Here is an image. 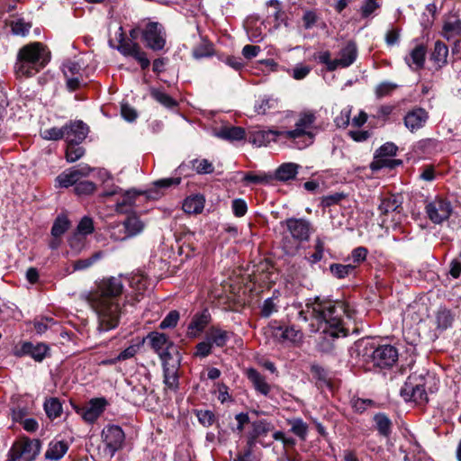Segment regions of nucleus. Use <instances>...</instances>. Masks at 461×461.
<instances>
[{
	"label": "nucleus",
	"instance_id": "a211bd4d",
	"mask_svg": "<svg viewBox=\"0 0 461 461\" xmlns=\"http://www.w3.org/2000/svg\"><path fill=\"white\" fill-rule=\"evenodd\" d=\"M284 131L276 130L255 129L249 132V141L257 147L267 146L272 141H276L277 137L284 138Z\"/></svg>",
	"mask_w": 461,
	"mask_h": 461
},
{
	"label": "nucleus",
	"instance_id": "2f4dec72",
	"mask_svg": "<svg viewBox=\"0 0 461 461\" xmlns=\"http://www.w3.org/2000/svg\"><path fill=\"white\" fill-rule=\"evenodd\" d=\"M373 420L378 434L384 438H389L392 434L393 422L384 412H377L374 415Z\"/></svg>",
	"mask_w": 461,
	"mask_h": 461
},
{
	"label": "nucleus",
	"instance_id": "69168bd1",
	"mask_svg": "<svg viewBox=\"0 0 461 461\" xmlns=\"http://www.w3.org/2000/svg\"><path fill=\"white\" fill-rule=\"evenodd\" d=\"M65 125L61 128L51 127L41 132V137L47 140H59L61 139H65Z\"/></svg>",
	"mask_w": 461,
	"mask_h": 461
},
{
	"label": "nucleus",
	"instance_id": "49530a36",
	"mask_svg": "<svg viewBox=\"0 0 461 461\" xmlns=\"http://www.w3.org/2000/svg\"><path fill=\"white\" fill-rule=\"evenodd\" d=\"M411 59L412 63L414 64L415 68H413V70H420L423 68L424 63H425V57H426V47L423 44L417 45L411 51Z\"/></svg>",
	"mask_w": 461,
	"mask_h": 461
},
{
	"label": "nucleus",
	"instance_id": "603ef678",
	"mask_svg": "<svg viewBox=\"0 0 461 461\" xmlns=\"http://www.w3.org/2000/svg\"><path fill=\"white\" fill-rule=\"evenodd\" d=\"M104 257V252L99 250L95 252L91 257L84 259H78L74 262L73 268L75 271L84 270L90 267L97 260Z\"/></svg>",
	"mask_w": 461,
	"mask_h": 461
},
{
	"label": "nucleus",
	"instance_id": "f257e3e1",
	"mask_svg": "<svg viewBox=\"0 0 461 461\" xmlns=\"http://www.w3.org/2000/svg\"><path fill=\"white\" fill-rule=\"evenodd\" d=\"M305 307L307 312H311L312 319L315 320L319 328L322 330L324 339L327 337L338 339L348 335L344 317L351 319L354 313L348 303L334 300L330 296L316 295L306 300Z\"/></svg>",
	"mask_w": 461,
	"mask_h": 461
},
{
	"label": "nucleus",
	"instance_id": "20e7f679",
	"mask_svg": "<svg viewBox=\"0 0 461 461\" xmlns=\"http://www.w3.org/2000/svg\"><path fill=\"white\" fill-rule=\"evenodd\" d=\"M287 233L283 234L281 246L285 254L294 256L300 249V244L308 241L311 234V223L304 218H287L280 221Z\"/></svg>",
	"mask_w": 461,
	"mask_h": 461
},
{
	"label": "nucleus",
	"instance_id": "0e129e2a",
	"mask_svg": "<svg viewBox=\"0 0 461 461\" xmlns=\"http://www.w3.org/2000/svg\"><path fill=\"white\" fill-rule=\"evenodd\" d=\"M330 57L331 54L329 50L313 54V59L321 64H325L328 71H334L336 70V63L335 59H331Z\"/></svg>",
	"mask_w": 461,
	"mask_h": 461
},
{
	"label": "nucleus",
	"instance_id": "2eb2a0df",
	"mask_svg": "<svg viewBox=\"0 0 461 461\" xmlns=\"http://www.w3.org/2000/svg\"><path fill=\"white\" fill-rule=\"evenodd\" d=\"M429 118V114L426 109L415 106L406 113L403 123L411 132H416L426 125Z\"/></svg>",
	"mask_w": 461,
	"mask_h": 461
},
{
	"label": "nucleus",
	"instance_id": "052dcab7",
	"mask_svg": "<svg viewBox=\"0 0 461 461\" xmlns=\"http://www.w3.org/2000/svg\"><path fill=\"white\" fill-rule=\"evenodd\" d=\"M179 319V312L176 310H172L161 321V322L158 325V328L160 330L173 329L177 325Z\"/></svg>",
	"mask_w": 461,
	"mask_h": 461
},
{
	"label": "nucleus",
	"instance_id": "b1692460",
	"mask_svg": "<svg viewBox=\"0 0 461 461\" xmlns=\"http://www.w3.org/2000/svg\"><path fill=\"white\" fill-rule=\"evenodd\" d=\"M233 332L224 330L219 326H211L205 335L212 346L223 348L227 345Z\"/></svg>",
	"mask_w": 461,
	"mask_h": 461
},
{
	"label": "nucleus",
	"instance_id": "13d9d810",
	"mask_svg": "<svg viewBox=\"0 0 461 461\" xmlns=\"http://www.w3.org/2000/svg\"><path fill=\"white\" fill-rule=\"evenodd\" d=\"M96 189V185L89 180L80 181L74 187V192L77 196H86L92 194Z\"/></svg>",
	"mask_w": 461,
	"mask_h": 461
},
{
	"label": "nucleus",
	"instance_id": "8fccbe9b",
	"mask_svg": "<svg viewBox=\"0 0 461 461\" xmlns=\"http://www.w3.org/2000/svg\"><path fill=\"white\" fill-rule=\"evenodd\" d=\"M350 406L356 413L362 414L368 408L375 407L376 403L371 399H363L354 396L350 400Z\"/></svg>",
	"mask_w": 461,
	"mask_h": 461
},
{
	"label": "nucleus",
	"instance_id": "72a5a7b5",
	"mask_svg": "<svg viewBox=\"0 0 461 461\" xmlns=\"http://www.w3.org/2000/svg\"><path fill=\"white\" fill-rule=\"evenodd\" d=\"M216 136L229 141H239L246 138V131L240 126H224L219 130Z\"/></svg>",
	"mask_w": 461,
	"mask_h": 461
},
{
	"label": "nucleus",
	"instance_id": "423d86ee",
	"mask_svg": "<svg viewBox=\"0 0 461 461\" xmlns=\"http://www.w3.org/2000/svg\"><path fill=\"white\" fill-rule=\"evenodd\" d=\"M316 121L313 113H301L295 122V129L284 131V138L293 141L292 147L299 149H304L313 142L314 134L310 131Z\"/></svg>",
	"mask_w": 461,
	"mask_h": 461
},
{
	"label": "nucleus",
	"instance_id": "5fc2aeb1",
	"mask_svg": "<svg viewBox=\"0 0 461 461\" xmlns=\"http://www.w3.org/2000/svg\"><path fill=\"white\" fill-rule=\"evenodd\" d=\"M11 31L14 35L26 36L32 28L31 23H26L23 18H18L10 23Z\"/></svg>",
	"mask_w": 461,
	"mask_h": 461
},
{
	"label": "nucleus",
	"instance_id": "7c9ffc66",
	"mask_svg": "<svg viewBox=\"0 0 461 461\" xmlns=\"http://www.w3.org/2000/svg\"><path fill=\"white\" fill-rule=\"evenodd\" d=\"M278 109V100L272 95L260 96L255 103L254 111L260 115H265Z\"/></svg>",
	"mask_w": 461,
	"mask_h": 461
},
{
	"label": "nucleus",
	"instance_id": "c9c22d12",
	"mask_svg": "<svg viewBox=\"0 0 461 461\" xmlns=\"http://www.w3.org/2000/svg\"><path fill=\"white\" fill-rule=\"evenodd\" d=\"M437 329L444 331L450 328L453 324L455 315L451 310L447 307L440 306L436 312Z\"/></svg>",
	"mask_w": 461,
	"mask_h": 461
},
{
	"label": "nucleus",
	"instance_id": "f704fd0d",
	"mask_svg": "<svg viewBox=\"0 0 461 461\" xmlns=\"http://www.w3.org/2000/svg\"><path fill=\"white\" fill-rule=\"evenodd\" d=\"M310 372L316 380L317 387H331L330 377L326 368L314 362L310 366Z\"/></svg>",
	"mask_w": 461,
	"mask_h": 461
},
{
	"label": "nucleus",
	"instance_id": "a878e982",
	"mask_svg": "<svg viewBox=\"0 0 461 461\" xmlns=\"http://www.w3.org/2000/svg\"><path fill=\"white\" fill-rule=\"evenodd\" d=\"M147 194V192L138 191L131 189L125 191L121 201H118L115 204V211L119 213L131 214L134 205L135 199L137 196Z\"/></svg>",
	"mask_w": 461,
	"mask_h": 461
},
{
	"label": "nucleus",
	"instance_id": "6ab92c4d",
	"mask_svg": "<svg viewBox=\"0 0 461 461\" xmlns=\"http://www.w3.org/2000/svg\"><path fill=\"white\" fill-rule=\"evenodd\" d=\"M274 337L281 343L298 344L302 342L303 334L294 326H277L273 328Z\"/></svg>",
	"mask_w": 461,
	"mask_h": 461
},
{
	"label": "nucleus",
	"instance_id": "7ed1b4c3",
	"mask_svg": "<svg viewBox=\"0 0 461 461\" xmlns=\"http://www.w3.org/2000/svg\"><path fill=\"white\" fill-rule=\"evenodd\" d=\"M50 51L43 43L31 42L17 53L14 69L17 77H31L42 70L50 62Z\"/></svg>",
	"mask_w": 461,
	"mask_h": 461
},
{
	"label": "nucleus",
	"instance_id": "58836bf2",
	"mask_svg": "<svg viewBox=\"0 0 461 461\" xmlns=\"http://www.w3.org/2000/svg\"><path fill=\"white\" fill-rule=\"evenodd\" d=\"M149 94L154 100L166 108L174 109L178 106V103L176 99L158 88L150 87Z\"/></svg>",
	"mask_w": 461,
	"mask_h": 461
},
{
	"label": "nucleus",
	"instance_id": "4be33fe9",
	"mask_svg": "<svg viewBox=\"0 0 461 461\" xmlns=\"http://www.w3.org/2000/svg\"><path fill=\"white\" fill-rule=\"evenodd\" d=\"M145 340L149 341L150 348L156 354H158L163 349H166L167 346L173 348V344H175L166 333L158 331L149 332L146 338L143 339V342Z\"/></svg>",
	"mask_w": 461,
	"mask_h": 461
},
{
	"label": "nucleus",
	"instance_id": "6e6552de",
	"mask_svg": "<svg viewBox=\"0 0 461 461\" xmlns=\"http://www.w3.org/2000/svg\"><path fill=\"white\" fill-rule=\"evenodd\" d=\"M41 448V441L25 438L20 442H15L8 451L7 461H34Z\"/></svg>",
	"mask_w": 461,
	"mask_h": 461
},
{
	"label": "nucleus",
	"instance_id": "e2e57ef3",
	"mask_svg": "<svg viewBox=\"0 0 461 461\" xmlns=\"http://www.w3.org/2000/svg\"><path fill=\"white\" fill-rule=\"evenodd\" d=\"M82 65L76 60H67L62 64V72L65 77L79 76Z\"/></svg>",
	"mask_w": 461,
	"mask_h": 461
},
{
	"label": "nucleus",
	"instance_id": "3c124183",
	"mask_svg": "<svg viewBox=\"0 0 461 461\" xmlns=\"http://www.w3.org/2000/svg\"><path fill=\"white\" fill-rule=\"evenodd\" d=\"M190 165L192 166V168L199 175L212 174L214 171L212 163L206 158H194L190 160Z\"/></svg>",
	"mask_w": 461,
	"mask_h": 461
},
{
	"label": "nucleus",
	"instance_id": "473e14b6",
	"mask_svg": "<svg viewBox=\"0 0 461 461\" xmlns=\"http://www.w3.org/2000/svg\"><path fill=\"white\" fill-rule=\"evenodd\" d=\"M402 201L396 194H391L388 197H384L378 205V210L381 215H387L389 212H400L402 210Z\"/></svg>",
	"mask_w": 461,
	"mask_h": 461
},
{
	"label": "nucleus",
	"instance_id": "dca6fc26",
	"mask_svg": "<svg viewBox=\"0 0 461 461\" xmlns=\"http://www.w3.org/2000/svg\"><path fill=\"white\" fill-rule=\"evenodd\" d=\"M122 224L124 229V234L122 236H116L115 233L113 232L111 238L114 240H126L135 237L142 232L145 228V223L135 213L128 214Z\"/></svg>",
	"mask_w": 461,
	"mask_h": 461
},
{
	"label": "nucleus",
	"instance_id": "ea45409f",
	"mask_svg": "<svg viewBox=\"0 0 461 461\" xmlns=\"http://www.w3.org/2000/svg\"><path fill=\"white\" fill-rule=\"evenodd\" d=\"M447 46L443 41H437L434 45V50L430 55V59L440 68L447 64Z\"/></svg>",
	"mask_w": 461,
	"mask_h": 461
},
{
	"label": "nucleus",
	"instance_id": "f8f14e48",
	"mask_svg": "<svg viewBox=\"0 0 461 461\" xmlns=\"http://www.w3.org/2000/svg\"><path fill=\"white\" fill-rule=\"evenodd\" d=\"M13 354L16 357L29 356L34 361L41 363L50 357V348L44 342L33 344L31 341H23L19 347L16 346L14 348Z\"/></svg>",
	"mask_w": 461,
	"mask_h": 461
},
{
	"label": "nucleus",
	"instance_id": "e433bc0d",
	"mask_svg": "<svg viewBox=\"0 0 461 461\" xmlns=\"http://www.w3.org/2000/svg\"><path fill=\"white\" fill-rule=\"evenodd\" d=\"M158 356L162 362V368L171 367V365L176 363L178 358L179 363L182 359L178 347L176 344H173V348L167 346V348L160 351Z\"/></svg>",
	"mask_w": 461,
	"mask_h": 461
},
{
	"label": "nucleus",
	"instance_id": "bf43d9fd",
	"mask_svg": "<svg viewBox=\"0 0 461 461\" xmlns=\"http://www.w3.org/2000/svg\"><path fill=\"white\" fill-rule=\"evenodd\" d=\"M95 230L93 219L88 216H84L77 224V231L81 237H86L92 234Z\"/></svg>",
	"mask_w": 461,
	"mask_h": 461
},
{
	"label": "nucleus",
	"instance_id": "09e8293b",
	"mask_svg": "<svg viewBox=\"0 0 461 461\" xmlns=\"http://www.w3.org/2000/svg\"><path fill=\"white\" fill-rule=\"evenodd\" d=\"M291 425L290 431L299 437L301 440H305L308 434V425L301 419L296 418L288 420Z\"/></svg>",
	"mask_w": 461,
	"mask_h": 461
},
{
	"label": "nucleus",
	"instance_id": "c85d7f7f",
	"mask_svg": "<svg viewBox=\"0 0 461 461\" xmlns=\"http://www.w3.org/2000/svg\"><path fill=\"white\" fill-rule=\"evenodd\" d=\"M68 450V444L65 440H51L45 452V459L57 461L61 459Z\"/></svg>",
	"mask_w": 461,
	"mask_h": 461
},
{
	"label": "nucleus",
	"instance_id": "bb28decb",
	"mask_svg": "<svg viewBox=\"0 0 461 461\" xmlns=\"http://www.w3.org/2000/svg\"><path fill=\"white\" fill-rule=\"evenodd\" d=\"M247 377L252 383L255 390L264 396L270 393V385L267 383L266 377L257 369L250 367L247 370Z\"/></svg>",
	"mask_w": 461,
	"mask_h": 461
},
{
	"label": "nucleus",
	"instance_id": "a18cd8bd",
	"mask_svg": "<svg viewBox=\"0 0 461 461\" xmlns=\"http://www.w3.org/2000/svg\"><path fill=\"white\" fill-rule=\"evenodd\" d=\"M272 428V424L267 420H258L251 423V430L248 435L258 439L261 436H266Z\"/></svg>",
	"mask_w": 461,
	"mask_h": 461
},
{
	"label": "nucleus",
	"instance_id": "4468645a",
	"mask_svg": "<svg viewBox=\"0 0 461 461\" xmlns=\"http://www.w3.org/2000/svg\"><path fill=\"white\" fill-rule=\"evenodd\" d=\"M212 322V314L208 308L195 312L187 325L186 335L189 339L198 338Z\"/></svg>",
	"mask_w": 461,
	"mask_h": 461
},
{
	"label": "nucleus",
	"instance_id": "393cba45",
	"mask_svg": "<svg viewBox=\"0 0 461 461\" xmlns=\"http://www.w3.org/2000/svg\"><path fill=\"white\" fill-rule=\"evenodd\" d=\"M179 358L176 363L171 365V367L163 368V383L167 389L176 393L179 389Z\"/></svg>",
	"mask_w": 461,
	"mask_h": 461
},
{
	"label": "nucleus",
	"instance_id": "79ce46f5",
	"mask_svg": "<svg viewBox=\"0 0 461 461\" xmlns=\"http://www.w3.org/2000/svg\"><path fill=\"white\" fill-rule=\"evenodd\" d=\"M71 222L66 214H59L53 221L50 233L53 238H60L70 228Z\"/></svg>",
	"mask_w": 461,
	"mask_h": 461
},
{
	"label": "nucleus",
	"instance_id": "0eeeda50",
	"mask_svg": "<svg viewBox=\"0 0 461 461\" xmlns=\"http://www.w3.org/2000/svg\"><path fill=\"white\" fill-rule=\"evenodd\" d=\"M364 355L370 358L374 366L381 369L393 367L398 361V349L391 344L375 345L367 343L364 348Z\"/></svg>",
	"mask_w": 461,
	"mask_h": 461
},
{
	"label": "nucleus",
	"instance_id": "5701e85b",
	"mask_svg": "<svg viewBox=\"0 0 461 461\" xmlns=\"http://www.w3.org/2000/svg\"><path fill=\"white\" fill-rule=\"evenodd\" d=\"M302 167L294 162H285L281 164L272 174L273 180L279 182H288L296 178L298 170Z\"/></svg>",
	"mask_w": 461,
	"mask_h": 461
},
{
	"label": "nucleus",
	"instance_id": "f03ea898",
	"mask_svg": "<svg viewBox=\"0 0 461 461\" xmlns=\"http://www.w3.org/2000/svg\"><path fill=\"white\" fill-rule=\"evenodd\" d=\"M123 285L119 277L111 276L103 279L95 292L89 293L86 301L98 317V333L115 329L120 322L121 306L119 297L122 294Z\"/></svg>",
	"mask_w": 461,
	"mask_h": 461
},
{
	"label": "nucleus",
	"instance_id": "cd10ccee",
	"mask_svg": "<svg viewBox=\"0 0 461 461\" xmlns=\"http://www.w3.org/2000/svg\"><path fill=\"white\" fill-rule=\"evenodd\" d=\"M205 203V198L201 194H195L190 196H187L182 204V209L185 212L188 214H198L201 213L203 210Z\"/></svg>",
	"mask_w": 461,
	"mask_h": 461
},
{
	"label": "nucleus",
	"instance_id": "6e6d98bb",
	"mask_svg": "<svg viewBox=\"0 0 461 461\" xmlns=\"http://www.w3.org/2000/svg\"><path fill=\"white\" fill-rule=\"evenodd\" d=\"M399 86L395 83L384 81L378 84L375 89V95L377 99L391 95Z\"/></svg>",
	"mask_w": 461,
	"mask_h": 461
},
{
	"label": "nucleus",
	"instance_id": "9b49d317",
	"mask_svg": "<svg viewBox=\"0 0 461 461\" xmlns=\"http://www.w3.org/2000/svg\"><path fill=\"white\" fill-rule=\"evenodd\" d=\"M116 50L124 57L133 58L140 66L142 70L149 68L150 60L147 57V53L141 50L140 44L131 40H127L123 34H120L119 44Z\"/></svg>",
	"mask_w": 461,
	"mask_h": 461
},
{
	"label": "nucleus",
	"instance_id": "a19ab883",
	"mask_svg": "<svg viewBox=\"0 0 461 461\" xmlns=\"http://www.w3.org/2000/svg\"><path fill=\"white\" fill-rule=\"evenodd\" d=\"M273 177L270 173H254V172H247L245 173L242 182L244 185H249L250 184L253 185H267L272 183Z\"/></svg>",
	"mask_w": 461,
	"mask_h": 461
},
{
	"label": "nucleus",
	"instance_id": "c03bdc74",
	"mask_svg": "<svg viewBox=\"0 0 461 461\" xmlns=\"http://www.w3.org/2000/svg\"><path fill=\"white\" fill-rule=\"evenodd\" d=\"M402 165V159L390 158H376L370 163V169L373 172H377L382 168L393 169Z\"/></svg>",
	"mask_w": 461,
	"mask_h": 461
},
{
	"label": "nucleus",
	"instance_id": "c756f323",
	"mask_svg": "<svg viewBox=\"0 0 461 461\" xmlns=\"http://www.w3.org/2000/svg\"><path fill=\"white\" fill-rule=\"evenodd\" d=\"M80 180V174L76 171V167H72L60 173L55 179L56 186L68 188L76 186Z\"/></svg>",
	"mask_w": 461,
	"mask_h": 461
},
{
	"label": "nucleus",
	"instance_id": "aec40b11",
	"mask_svg": "<svg viewBox=\"0 0 461 461\" xmlns=\"http://www.w3.org/2000/svg\"><path fill=\"white\" fill-rule=\"evenodd\" d=\"M107 404L108 402L104 397L91 399L89 401V406L82 411V418L87 422H95L104 411Z\"/></svg>",
	"mask_w": 461,
	"mask_h": 461
},
{
	"label": "nucleus",
	"instance_id": "f3484780",
	"mask_svg": "<svg viewBox=\"0 0 461 461\" xmlns=\"http://www.w3.org/2000/svg\"><path fill=\"white\" fill-rule=\"evenodd\" d=\"M66 142L82 143L89 133V127L81 120L69 121L65 124Z\"/></svg>",
	"mask_w": 461,
	"mask_h": 461
},
{
	"label": "nucleus",
	"instance_id": "4c0bfd02",
	"mask_svg": "<svg viewBox=\"0 0 461 461\" xmlns=\"http://www.w3.org/2000/svg\"><path fill=\"white\" fill-rule=\"evenodd\" d=\"M43 409L50 420L59 418L63 412L62 403L57 397L46 399L43 403Z\"/></svg>",
	"mask_w": 461,
	"mask_h": 461
},
{
	"label": "nucleus",
	"instance_id": "774afa93",
	"mask_svg": "<svg viewBox=\"0 0 461 461\" xmlns=\"http://www.w3.org/2000/svg\"><path fill=\"white\" fill-rule=\"evenodd\" d=\"M367 255L368 249L366 247L359 246L351 251L349 258L353 261V265L357 267L366 260Z\"/></svg>",
	"mask_w": 461,
	"mask_h": 461
},
{
	"label": "nucleus",
	"instance_id": "4d7b16f0",
	"mask_svg": "<svg viewBox=\"0 0 461 461\" xmlns=\"http://www.w3.org/2000/svg\"><path fill=\"white\" fill-rule=\"evenodd\" d=\"M214 54L213 46L210 42H203L193 50V57L195 59L212 57Z\"/></svg>",
	"mask_w": 461,
	"mask_h": 461
},
{
	"label": "nucleus",
	"instance_id": "39448f33",
	"mask_svg": "<svg viewBox=\"0 0 461 461\" xmlns=\"http://www.w3.org/2000/svg\"><path fill=\"white\" fill-rule=\"evenodd\" d=\"M432 377L429 373L411 374L400 390V395L405 402H412L417 404H426L429 402L427 384Z\"/></svg>",
	"mask_w": 461,
	"mask_h": 461
},
{
	"label": "nucleus",
	"instance_id": "412c9836",
	"mask_svg": "<svg viewBox=\"0 0 461 461\" xmlns=\"http://www.w3.org/2000/svg\"><path fill=\"white\" fill-rule=\"evenodd\" d=\"M339 58L335 59L336 69L338 68H348L352 65L357 57V44L353 41H349L347 44L340 50Z\"/></svg>",
	"mask_w": 461,
	"mask_h": 461
},
{
	"label": "nucleus",
	"instance_id": "37998d69",
	"mask_svg": "<svg viewBox=\"0 0 461 461\" xmlns=\"http://www.w3.org/2000/svg\"><path fill=\"white\" fill-rule=\"evenodd\" d=\"M329 270L333 277L337 279H344L350 275H355L356 266L353 264L332 263L329 267Z\"/></svg>",
	"mask_w": 461,
	"mask_h": 461
},
{
	"label": "nucleus",
	"instance_id": "338daca9",
	"mask_svg": "<svg viewBox=\"0 0 461 461\" xmlns=\"http://www.w3.org/2000/svg\"><path fill=\"white\" fill-rule=\"evenodd\" d=\"M213 346L209 341V339L205 337L204 340L199 342L195 346V352L194 356L198 357L200 358L207 357L209 355L212 354Z\"/></svg>",
	"mask_w": 461,
	"mask_h": 461
},
{
	"label": "nucleus",
	"instance_id": "9d476101",
	"mask_svg": "<svg viewBox=\"0 0 461 461\" xmlns=\"http://www.w3.org/2000/svg\"><path fill=\"white\" fill-rule=\"evenodd\" d=\"M428 218L434 224H441L447 221L453 212V206L447 198L436 196L425 206Z\"/></svg>",
	"mask_w": 461,
	"mask_h": 461
},
{
	"label": "nucleus",
	"instance_id": "680f3d73",
	"mask_svg": "<svg viewBox=\"0 0 461 461\" xmlns=\"http://www.w3.org/2000/svg\"><path fill=\"white\" fill-rule=\"evenodd\" d=\"M398 147L393 142H385L375 152L374 158L396 156Z\"/></svg>",
	"mask_w": 461,
	"mask_h": 461
},
{
	"label": "nucleus",
	"instance_id": "1a4fd4ad",
	"mask_svg": "<svg viewBox=\"0 0 461 461\" xmlns=\"http://www.w3.org/2000/svg\"><path fill=\"white\" fill-rule=\"evenodd\" d=\"M141 41L146 48L160 51L166 46V31L158 22H149L141 30Z\"/></svg>",
	"mask_w": 461,
	"mask_h": 461
},
{
	"label": "nucleus",
	"instance_id": "de8ad7c7",
	"mask_svg": "<svg viewBox=\"0 0 461 461\" xmlns=\"http://www.w3.org/2000/svg\"><path fill=\"white\" fill-rule=\"evenodd\" d=\"M80 143L67 142L66 159L69 163L76 162L85 154V149L79 146Z\"/></svg>",
	"mask_w": 461,
	"mask_h": 461
},
{
	"label": "nucleus",
	"instance_id": "864d4df0",
	"mask_svg": "<svg viewBox=\"0 0 461 461\" xmlns=\"http://www.w3.org/2000/svg\"><path fill=\"white\" fill-rule=\"evenodd\" d=\"M194 413L199 423L205 428L212 426L216 421V416L211 410H194Z\"/></svg>",
	"mask_w": 461,
	"mask_h": 461
},
{
	"label": "nucleus",
	"instance_id": "ddd939ff",
	"mask_svg": "<svg viewBox=\"0 0 461 461\" xmlns=\"http://www.w3.org/2000/svg\"><path fill=\"white\" fill-rule=\"evenodd\" d=\"M103 441L105 448L113 456L124 444L125 434L118 425H107L102 431Z\"/></svg>",
	"mask_w": 461,
	"mask_h": 461
}]
</instances>
